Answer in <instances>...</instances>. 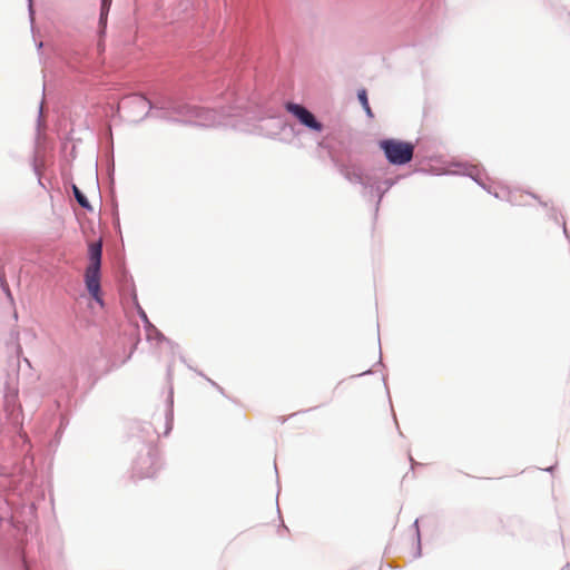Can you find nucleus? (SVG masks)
<instances>
[{
    "instance_id": "obj_26",
    "label": "nucleus",
    "mask_w": 570,
    "mask_h": 570,
    "mask_svg": "<svg viewBox=\"0 0 570 570\" xmlns=\"http://www.w3.org/2000/svg\"><path fill=\"white\" fill-rule=\"evenodd\" d=\"M372 371L371 370H367V371H364L363 373L358 374L357 376H362V375H366V374H371Z\"/></svg>"
},
{
    "instance_id": "obj_2",
    "label": "nucleus",
    "mask_w": 570,
    "mask_h": 570,
    "mask_svg": "<svg viewBox=\"0 0 570 570\" xmlns=\"http://www.w3.org/2000/svg\"><path fill=\"white\" fill-rule=\"evenodd\" d=\"M379 146L391 165L403 166L413 159L414 145L410 141L386 138L382 139Z\"/></svg>"
},
{
    "instance_id": "obj_14",
    "label": "nucleus",
    "mask_w": 570,
    "mask_h": 570,
    "mask_svg": "<svg viewBox=\"0 0 570 570\" xmlns=\"http://www.w3.org/2000/svg\"><path fill=\"white\" fill-rule=\"evenodd\" d=\"M357 98L366 114L367 117L372 118L373 117V112H372V109L368 105V99H367V92L365 89H360L357 91Z\"/></svg>"
},
{
    "instance_id": "obj_10",
    "label": "nucleus",
    "mask_w": 570,
    "mask_h": 570,
    "mask_svg": "<svg viewBox=\"0 0 570 570\" xmlns=\"http://www.w3.org/2000/svg\"><path fill=\"white\" fill-rule=\"evenodd\" d=\"M455 167L462 168L463 171L460 170H453L454 174H463L465 176H469L471 179H473L480 187L488 190V193L492 194L491 189L487 187V185L483 183L481 178V171L476 166L473 165H464V164H455Z\"/></svg>"
},
{
    "instance_id": "obj_23",
    "label": "nucleus",
    "mask_w": 570,
    "mask_h": 570,
    "mask_svg": "<svg viewBox=\"0 0 570 570\" xmlns=\"http://www.w3.org/2000/svg\"><path fill=\"white\" fill-rule=\"evenodd\" d=\"M551 217L557 222L559 223V217H558V214L554 209H551Z\"/></svg>"
},
{
    "instance_id": "obj_17",
    "label": "nucleus",
    "mask_w": 570,
    "mask_h": 570,
    "mask_svg": "<svg viewBox=\"0 0 570 570\" xmlns=\"http://www.w3.org/2000/svg\"><path fill=\"white\" fill-rule=\"evenodd\" d=\"M28 11H29V18H30V21L31 23L33 22V16H35V11H33V8H32V0H28Z\"/></svg>"
},
{
    "instance_id": "obj_1",
    "label": "nucleus",
    "mask_w": 570,
    "mask_h": 570,
    "mask_svg": "<svg viewBox=\"0 0 570 570\" xmlns=\"http://www.w3.org/2000/svg\"><path fill=\"white\" fill-rule=\"evenodd\" d=\"M219 99L222 102L229 105H219L220 110L218 111L216 107H200L176 97L167 96L151 102L144 95L134 94L120 100L119 109L122 111L125 119L134 124L150 116L166 121L183 122L200 127L224 126L245 130V125H249L252 121L268 120L273 124L274 128L272 131L267 132L268 136L287 131L295 135L294 126L287 124L283 117L271 116L265 118L261 112L253 109L252 101L237 96L234 89L226 90Z\"/></svg>"
},
{
    "instance_id": "obj_9",
    "label": "nucleus",
    "mask_w": 570,
    "mask_h": 570,
    "mask_svg": "<svg viewBox=\"0 0 570 570\" xmlns=\"http://www.w3.org/2000/svg\"><path fill=\"white\" fill-rule=\"evenodd\" d=\"M138 314L144 323L148 341L156 340L157 342H161L166 340L164 334L155 325L151 324V322L148 320L146 312L140 306H138Z\"/></svg>"
},
{
    "instance_id": "obj_28",
    "label": "nucleus",
    "mask_w": 570,
    "mask_h": 570,
    "mask_svg": "<svg viewBox=\"0 0 570 570\" xmlns=\"http://www.w3.org/2000/svg\"><path fill=\"white\" fill-rule=\"evenodd\" d=\"M21 353V346L17 344V354L19 355Z\"/></svg>"
},
{
    "instance_id": "obj_5",
    "label": "nucleus",
    "mask_w": 570,
    "mask_h": 570,
    "mask_svg": "<svg viewBox=\"0 0 570 570\" xmlns=\"http://www.w3.org/2000/svg\"><path fill=\"white\" fill-rule=\"evenodd\" d=\"M399 176L395 178H386L384 180H377L372 177L367 189V197L370 199H373L374 197L377 198L375 203V213L379 212V206L383 196L399 181Z\"/></svg>"
},
{
    "instance_id": "obj_24",
    "label": "nucleus",
    "mask_w": 570,
    "mask_h": 570,
    "mask_svg": "<svg viewBox=\"0 0 570 570\" xmlns=\"http://www.w3.org/2000/svg\"><path fill=\"white\" fill-rule=\"evenodd\" d=\"M561 224H562L563 234L566 235V237H569L568 236V232H567V227H566V222L562 220Z\"/></svg>"
},
{
    "instance_id": "obj_21",
    "label": "nucleus",
    "mask_w": 570,
    "mask_h": 570,
    "mask_svg": "<svg viewBox=\"0 0 570 570\" xmlns=\"http://www.w3.org/2000/svg\"><path fill=\"white\" fill-rule=\"evenodd\" d=\"M207 381H208L212 385H214L215 387H217V390H218L220 393H223V389H222L218 384H216V383H215L214 381H212L210 379H207Z\"/></svg>"
},
{
    "instance_id": "obj_8",
    "label": "nucleus",
    "mask_w": 570,
    "mask_h": 570,
    "mask_svg": "<svg viewBox=\"0 0 570 570\" xmlns=\"http://www.w3.org/2000/svg\"><path fill=\"white\" fill-rule=\"evenodd\" d=\"M17 399H18V390L16 387H11L7 385V390L4 393V403L3 409L7 414V420L14 428L18 426V412H17Z\"/></svg>"
},
{
    "instance_id": "obj_27",
    "label": "nucleus",
    "mask_w": 570,
    "mask_h": 570,
    "mask_svg": "<svg viewBox=\"0 0 570 570\" xmlns=\"http://www.w3.org/2000/svg\"><path fill=\"white\" fill-rule=\"evenodd\" d=\"M23 564H24V569H26V570H30V569H29V567H28V563H27L26 558H23Z\"/></svg>"
},
{
    "instance_id": "obj_13",
    "label": "nucleus",
    "mask_w": 570,
    "mask_h": 570,
    "mask_svg": "<svg viewBox=\"0 0 570 570\" xmlns=\"http://www.w3.org/2000/svg\"><path fill=\"white\" fill-rule=\"evenodd\" d=\"M72 193H73V196L77 200V203L86 210L88 212H91L92 210V206L90 204V202L88 200V198L86 197V195L76 186V185H72Z\"/></svg>"
},
{
    "instance_id": "obj_25",
    "label": "nucleus",
    "mask_w": 570,
    "mask_h": 570,
    "mask_svg": "<svg viewBox=\"0 0 570 570\" xmlns=\"http://www.w3.org/2000/svg\"><path fill=\"white\" fill-rule=\"evenodd\" d=\"M41 114H42V102L40 104L39 106V115H38V121L40 122L41 120Z\"/></svg>"
},
{
    "instance_id": "obj_20",
    "label": "nucleus",
    "mask_w": 570,
    "mask_h": 570,
    "mask_svg": "<svg viewBox=\"0 0 570 570\" xmlns=\"http://www.w3.org/2000/svg\"><path fill=\"white\" fill-rule=\"evenodd\" d=\"M111 2H112V0H101L100 6L105 7V9H106L107 7H111Z\"/></svg>"
},
{
    "instance_id": "obj_6",
    "label": "nucleus",
    "mask_w": 570,
    "mask_h": 570,
    "mask_svg": "<svg viewBox=\"0 0 570 570\" xmlns=\"http://www.w3.org/2000/svg\"><path fill=\"white\" fill-rule=\"evenodd\" d=\"M101 268H95L87 266L85 272V284L89 295L95 299L99 305H104V299L101 297V285H100V273Z\"/></svg>"
},
{
    "instance_id": "obj_7",
    "label": "nucleus",
    "mask_w": 570,
    "mask_h": 570,
    "mask_svg": "<svg viewBox=\"0 0 570 570\" xmlns=\"http://www.w3.org/2000/svg\"><path fill=\"white\" fill-rule=\"evenodd\" d=\"M341 174L350 183L360 184L363 187L364 197H367V189H368L372 176L364 177L362 169L360 167L353 166V165L342 166Z\"/></svg>"
},
{
    "instance_id": "obj_22",
    "label": "nucleus",
    "mask_w": 570,
    "mask_h": 570,
    "mask_svg": "<svg viewBox=\"0 0 570 570\" xmlns=\"http://www.w3.org/2000/svg\"><path fill=\"white\" fill-rule=\"evenodd\" d=\"M7 430L8 428L4 424L0 423V435L6 434Z\"/></svg>"
},
{
    "instance_id": "obj_4",
    "label": "nucleus",
    "mask_w": 570,
    "mask_h": 570,
    "mask_svg": "<svg viewBox=\"0 0 570 570\" xmlns=\"http://www.w3.org/2000/svg\"><path fill=\"white\" fill-rule=\"evenodd\" d=\"M285 109L297 121L313 132H321L323 130V124L316 118V116L308 110L305 106L292 101L285 104Z\"/></svg>"
},
{
    "instance_id": "obj_18",
    "label": "nucleus",
    "mask_w": 570,
    "mask_h": 570,
    "mask_svg": "<svg viewBox=\"0 0 570 570\" xmlns=\"http://www.w3.org/2000/svg\"><path fill=\"white\" fill-rule=\"evenodd\" d=\"M2 288H3L4 293L7 294L8 298L12 302L13 297H12V294H11L8 285L2 284Z\"/></svg>"
},
{
    "instance_id": "obj_12",
    "label": "nucleus",
    "mask_w": 570,
    "mask_h": 570,
    "mask_svg": "<svg viewBox=\"0 0 570 570\" xmlns=\"http://www.w3.org/2000/svg\"><path fill=\"white\" fill-rule=\"evenodd\" d=\"M174 397H173V389L169 391V395L167 399V411H166V430L165 435H167L173 429L174 421V411H173Z\"/></svg>"
},
{
    "instance_id": "obj_3",
    "label": "nucleus",
    "mask_w": 570,
    "mask_h": 570,
    "mask_svg": "<svg viewBox=\"0 0 570 570\" xmlns=\"http://www.w3.org/2000/svg\"><path fill=\"white\" fill-rule=\"evenodd\" d=\"M145 449L146 453L139 455L132 464L131 476L134 479L153 478L160 469L157 448L153 442H148L145 444Z\"/></svg>"
},
{
    "instance_id": "obj_30",
    "label": "nucleus",
    "mask_w": 570,
    "mask_h": 570,
    "mask_svg": "<svg viewBox=\"0 0 570 570\" xmlns=\"http://www.w3.org/2000/svg\"><path fill=\"white\" fill-rule=\"evenodd\" d=\"M410 461H411V464H412V466H413V465H414V463H415V462H414V460H413V458H411V456H410Z\"/></svg>"
},
{
    "instance_id": "obj_15",
    "label": "nucleus",
    "mask_w": 570,
    "mask_h": 570,
    "mask_svg": "<svg viewBox=\"0 0 570 570\" xmlns=\"http://www.w3.org/2000/svg\"><path fill=\"white\" fill-rule=\"evenodd\" d=\"M109 10H110V7H107L105 9V7L100 6V14H99V35L100 36L105 35V32H106Z\"/></svg>"
},
{
    "instance_id": "obj_11",
    "label": "nucleus",
    "mask_w": 570,
    "mask_h": 570,
    "mask_svg": "<svg viewBox=\"0 0 570 570\" xmlns=\"http://www.w3.org/2000/svg\"><path fill=\"white\" fill-rule=\"evenodd\" d=\"M89 267L101 268L102 243L101 239L89 244Z\"/></svg>"
},
{
    "instance_id": "obj_32",
    "label": "nucleus",
    "mask_w": 570,
    "mask_h": 570,
    "mask_svg": "<svg viewBox=\"0 0 570 570\" xmlns=\"http://www.w3.org/2000/svg\"><path fill=\"white\" fill-rule=\"evenodd\" d=\"M508 200H509V202H511V203H513V204H515V202L512 199V197H511V196L509 197V199H508Z\"/></svg>"
},
{
    "instance_id": "obj_31",
    "label": "nucleus",
    "mask_w": 570,
    "mask_h": 570,
    "mask_svg": "<svg viewBox=\"0 0 570 570\" xmlns=\"http://www.w3.org/2000/svg\"><path fill=\"white\" fill-rule=\"evenodd\" d=\"M41 48H42V42L40 41V42L38 43V49H41Z\"/></svg>"
},
{
    "instance_id": "obj_29",
    "label": "nucleus",
    "mask_w": 570,
    "mask_h": 570,
    "mask_svg": "<svg viewBox=\"0 0 570 570\" xmlns=\"http://www.w3.org/2000/svg\"><path fill=\"white\" fill-rule=\"evenodd\" d=\"M553 470V466H549L547 469H544V471H548V472H551Z\"/></svg>"
},
{
    "instance_id": "obj_19",
    "label": "nucleus",
    "mask_w": 570,
    "mask_h": 570,
    "mask_svg": "<svg viewBox=\"0 0 570 570\" xmlns=\"http://www.w3.org/2000/svg\"><path fill=\"white\" fill-rule=\"evenodd\" d=\"M2 288H3L4 293L7 294L8 298L12 302L13 297H12V294H11L8 285L2 284Z\"/></svg>"
},
{
    "instance_id": "obj_16",
    "label": "nucleus",
    "mask_w": 570,
    "mask_h": 570,
    "mask_svg": "<svg viewBox=\"0 0 570 570\" xmlns=\"http://www.w3.org/2000/svg\"><path fill=\"white\" fill-rule=\"evenodd\" d=\"M413 528L415 529V535H416V549L414 552V558H420L421 557V534H420V529H419V519H416L413 522Z\"/></svg>"
}]
</instances>
